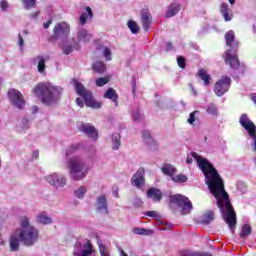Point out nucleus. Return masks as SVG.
Listing matches in <instances>:
<instances>
[{
    "mask_svg": "<svg viewBox=\"0 0 256 256\" xmlns=\"http://www.w3.org/2000/svg\"><path fill=\"white\" fill-rule=\"evenodd\" d=\"M8 99L14 107L17 109H23L25 107V99L23 98V94L19 92L17 89H10L8 91Z\"/></svg>",
    "mask_w": 256,
    "mask_h": 256,
    "instance_id": "13",
    "label": "nucleus"
},
{
    "mask_svg": "<svg viewBox=\"0 0 256 256\" xmlns=\"http://www.w3.org/2000/svg\"><path fill=\"white\" fill-rule=\"evenodd\" d=\"M87 19H93V10L89 6L86 7V12L79 17L81 27L87 23Z\"/></svg>",
    "mask_w": 256,
    "mask_h": 256,
    "instance_id": "27",
    "label": "nucleus"
},
{
    "mask_svg": "<svg viewBox=\"0 0 256 256\" xmlns=\"http://www.w3.org/2000/svg\"><path fill=\"white\" fill-rule=\"evenodd\" d=\"M107 83H109V79H107L105 77H101V78L96 79L97 87H103V85H107Z\"/></svg>",
    "mask_w": 256,
    "mask_h": 256,
    "instance_id": "44",
    "label": "nucleus"
},
{
    "mask_svg": "<svg viewBox=\"0 0 256 256\" xmlns=\"http://www.w3.org/2000/svg\"><path fill=\"white\" fill-rule=\"evenodd\" d=\"M66 169H68V175L72 181H83L89 173L85 161L79 156L68 158Z\"/></svg>",
    "mask_w": 256,
    "mask_h": 256,
    "instance_id": "5",
    "label": "nucleus"
},
{
    "mask_svg": "<svg viewBox=\"0 0 256 256\" xmlns=\"http://www.w3.org/2000/svg\"><path fill=\"white\" fill-rule=\"evenodd\" d=\"M195 159L199 169H201L204 174L206 185L210 193L216 199V205L219 207L222 217L227 223L229 229L232 233H235L234 227L237 225V214L231 205V200H229V194L225 191V184L223 183V178L217 172V169L213 167L209 160L199 156L197 152L192 153V157L188 156L186 159L187 165H191Z\"/></svg>",
    "mask_w": 256,
    "mask_h": 256,
    "instance_id": "1",
    "label": "nucleus"
},
{
    "mask_svg": "<svg viewBox=\"0 0 256 256\" xmlns=\"http://www.w3.org/2000/svg\"><path fill=\"white\" fill-rule=\"evenodd\" d=\"M71 33V27L67 22H59L53 29V37L55 39H67Z\"/></svg>",
    "mask_w": 256,
    "mask_h": 256,
    "instance_id": "12",
    "label": "nucleus"
},
{
    "mask_svg": "<svg viewBox=\"0 0 256 256\" xmlns=\"http://www.w3.org/2000/svg\"><path fill=\"white\" fill-rule=\"evenodd\" d=\"M104 99H110L113 103H115V107H119V102L117 100L119 99V95L113 88H109L105 94H104Z\"/></svg>",
    "mask_w": 256,
    "mask_h": 256,
    "instance_id": "24",
    "label": "nucleus"
},
{
    "mask_svg": "<svg viewBox=\"0 0 256 256\" xmlns=\"http://www.w3.org/2000/svg\"><path fill=\"white\" fill-rule=\"evenodd\" d=\"M219 11L223 16L224 21H231L233 19V14H230L231 9H229V4L223 2L219 7Z\"/></svg>",
    "mask_w": 256,
    "mask_h": 256,
    "instance_id": "22",
    "label": "nucleus"
},
{
    "mask_svg": "<svg viewBox=\"0 0 256 256\" xmlns=\"http://www.w3.org/2000/svg\"><path fill=\"white\" fill-rule=\"evenodd\" d=\"M79 144H73L71 145L68 150L66 151V156L69 157V155H71V153H75V151H77L79 149Z\"/></svg>",
    "mask_w": 256,
    "mask_h": 256,
    "instance_id": "45",
    "label": "nucleus"
},
{
    "mask_svg": "<svg viewBox=\"0 0 256 256\" xmlns=\"http://www.w3.org/2000/svg\"><path fill=\"white\" fill-rule=\"evenodd\" d=\"M37 111H39V108L37 106H33L32 107V112L37 113Z\"/></svg>",
    "mask_w": 256,
    "mask_h": 256,
    "instance_id": "60",
    "label": "nucleus"
},
{
    "mask_svg": "<svg viewBox=\"0 0 256 256\" xmlns=\"http://www.w3.org/2000/svg\"><path fill=\"white\" fill-rule=\"evenodd\" d=\"M91 39H93V35L91 32H89V30L81 27L78 28L75 38V41L78 43V45L79 43H89Z\"/></svg>",
    "mask_w": 256,
    "mask_h": 256,
    "instance_id": "17",
    "label": "nucleus"
},
{
    "mask_svg": "<svg viewBox=\"0 0 256 256\" xmlns=\"http://www.w3.org/2000/svg\"><path fill=\"white\" fill-rule=\"evenodd\" d=\"M127 25H128V29H130L133 35H137V33H139V26L137 25V22L130 20L128 21Z\"/></svg>",
    "mask_w": 256,
    "mask_h": 256,
    "instance_id": "39",
    "label": "nucleus"
},
{
    "mask_svg": "<svg viewBox=\"0 0 256 256\" xmlns=\"http://www.w3.org/2000/svg\"><path fill=\"white\" fill-rule=\"evenodd\" d=\"M230 5H235V0H228Z\"/></svg>",
    "mask_w": 256,
    "mask_h": 256,
    "instance_id": "63",
    "label": "nucleus"
},
{
    "mask_svg": "<svg viewBox=\"0 0 256 256\" xmlns=\"http://www.w3.org/2000/svg\"><path fill=\"white\" fill-rule=\"evenodd\" d=\"M30 17L31 19H37V17H39V12L31 14Z\"/></svg>",
    "mask_w": 256,
    "mask_h": 256,
    "instance_id": "59",
    "label": "nucleus"
},
{
    "mask_svg": "<svg viewBox=\"0 0 256 256\" xmlns=\"http://www.w3.org/2000/svg\"><path fill=\"white\" fill-rule=\"evenodd\" d=\"M45 181L54 187V189H63L67 185V176L65 174L54 172L45 177Z\"/></svg>",
    "mask_w": 256,
    "mask_h": 256,
    "instance_id": "10",
    "label": "nucleus"
},
{
    "mask_svg": "<svg viewBox=\"0 0 256 256\" xmlns=\"http://www.w3.org/2000/svg\"><path fill=\"white\" fill-rule=\"evenodd\" d=\"M146 215L148 217H153V219H157V217H159V214L157 212H155V211H147Z\"/></svg>",
    "mask_w": 256,
    "mask_h": 256,
    "instance_id": "50",
    "label": "nucleus"
},
{
    "mask_svg": "<svg viewBox=\"0 0 256 256\" xmlns=\"http://www.w3.org/2000/svg\"><path fill=\"white\" fill-rule=\"evenodd\" d=\"M73 256H95V249L91 245V241H77L74 245Z\"/></svg>",
    "mask_w": 256,
    "mask_h": 256,
    "instance_id": "8",
    "label": "nucleus"
},
{
    "mask_svg": "<svg viewBox=\"0 0 256 256\" xmlns=\"http://www.w3.org/2000/svg\"><path fill=\"white\" fill-rule=\"evenodd\" d=\"M92 69L94 73L103 74L107 70V66L105 65V63L98 61L92 65Z\"/></svg>",
    "mask_w": 256,
    "mask_h": 256,
    "instance_id": "33",
    "label": "nucleus"
},
{
    "mask_svg": "<svg viewBox=\"0 0 256 256\" xmlns=\"http://www.w3.org/2000/svg\"><path fill=\"white\" fill-rule=\"evenodd\" d=\"M22 33H23V35H29V31H27V30H22Z\"/></svg>",
    "mask_w": 256,
    "mask_h": 256,
    "instance_id": "62",
    "label": "nucleus"
},
{
    "mask_svg": "<svg viewBox=\"0 0 256 256\" xmlns=\"http://www.w3.org/2000/svg\"><path fill=\"white\" fill-rule=\"evenodd\" d=\"M134 205H135L136 207H141V205H143V201H141L140 198H135Z\"/></svg>",
    "mask_w": 256,
    "mask_h": 256,
    "instance_id": "54",
    "label": "nucleus"
},
{
    "mask_svg": "<svg viewBox=\"0 0 256 256\" xmlns=\"http://www.w3.org/2000/svg\"><path fill=\"white\" fill-rule=\"evenodd\" d=\"M51 23H53L52 18H50L47 22L43 24L44 29H49V27H51Z\"/></svg>",
    "mask_w": 256,
    "mask_h": 256,
    "instance_id": "53",
    "label": "nucleus"
},
{
    "mask_svg": "<svg viewBox=\"0 0 256 256\" xmlns=\"http://www.w3.org/2000/svg\"><path fill=\"white\" fill-rule=\"evenodd\" d=\"M165 51H166V52L175 51V47H173V44H172L171 42H167V43H166Z\"/></svg>",
    "mask_w": 256,
    "mask_h": 256,
    "instance_id": "51",
    "label": "nucleus"
},
{
    "mask_svg": "<svg viewBox=\"0 0 256 256\" xmlns=\"http://www.w3.org/2000/svg\"><path fill=\"white\" fill-rule=\"evenodd\" d=\"M206 111L207 113H209V115L219 114V112L217 111V106H215V104H209Z\"/></svg>",
    "mask_w": 256,
    "mask_h": 256,
    "instance_id": "43",
    "label": "nucleus"
},
{
    "mask_svg": "<svg viewBox=\"0 0 256 256\" xmlns=\"http://www.w3.org/2000/svg\"><path fill=\"white\" fill-rule=\"evenodd\" d=\"M96 209H97V211H100V213H103L104 215L109 214V210L107 208V195L102 194L97 197Z\"/></svg>",
    "mask_w": 256,
    "mask_h": 256,
    "instance_id": "19",
    "label": "nucleus"
},
{
    "mask_svg": "<svg viewBox=\"0 0 256 256\" xmlns=\"http://www.w3.org/2000/svg\"><path fill=\"white\" fill-rule=\"evenodd\" d=\"M131 115H132V119L135 123H141V121L143 120V113H141L139 106H135L132 109Z\"/></svg>",
    "mask_w": 256,
    "mask_h": 256,
    "instance_id": "31",
    "label": "nucleus"
},
{
    "mask_svg": "<svg viewBox=\"0 0 256 256\" xmlns=\"http://www.w3.org/2000/svg\"><path fill=\"white\" fill-rule=\"evenodd\" d=\"M170 203L178 205L179 209H181L182 215L191 213V210L193 209V204L189 201V198L181 194L170 196Z\"/></svg>",
    "mask_w": 256,
    "mask_h": 256,
    "instance_id": "7",
    "label": "nucleus"
},
{
    "mask_svg": "<svg viewBox=\"0 0 256 256\" xmlns=\"http://www.w3.org/2000/svg\"><path fill=\"white\" fill-rule=\"evenodd\" d=\"M9 6L7 4V0H2L0 1V8L2 9V11H5V9H7Z\"/></svg>",
    "mask_w": 256,
    "mask_h": 256,
    "instance_id": "52",
    "label": "nucleus"
},
{
    "mask_svg": "<svg viewBox=\"0 0 256 256\" xmlns=\"http://www.w3.org/2000/svg\"><path fill=\"white\" fill-rule=\"evenodd\" d=\"M147 197L149 199H153L154 201H161V199H163V194L158 188H150L147 191Z\"/></svg>",
    "mask_w": 256,
    "mask_h": 256,
    "instance_id": "25",
    "label": "nucleus"
},
{
    "mask_svg": "<svg viewBox=\"0 0 256 256\" xmlns=\"http://www.w3.org/2000/svg\"><path fill=\"white\" fill-rule=\"evenodd\" d=\"M112 149L113 151H119L121 147V134L114 133L111 137Z\"/></svg>",
    "mask_w": 256,
    "mask_h": 256,
    "instance_id": "29",
    "label": "nucleus"
},
{
    "mask_svg": "<svg viewBox=\"0 0 256 256\" xmlns=\"http://www.w3.org/2000/svg\"><path fill=\"white\" fill-rule=\"evenodd\" d=\"M197 113H199L198 110H195L194 112L190 113V116L187 120V123H189V125H193V123H195L196 121L195 115H197Z\"/></svg>",
    "mask_w": 256,
    "mask_h": 256,
    "instance_id": "46",
    "label": "nucleus"
},
{
    "mask_svg": "<svg viewBox=\"0 0 256 256\" xmlns=\"http://www.w3.org/2000/svg\"><path fill=\"white\" fill-rule=\"evenodd\" d=\"M133 91H135V82L132 83Z\"/></svg>",
    "mask_w": 256,
    "mask_h": 256,
    "instance_id": "64",
    "label": "nucleus"
},
{
    "mask_svg": "<svg viewBox=\"0 0 256 256\" xmlns=\"http://www.w3.org/2000/svg\"><path fill=\"white\" fill-rule=\"evenodd\" d=\"M25 9H33L35 7L37 0H23Z\"/></svg>",
    "mask_w": 256,
    "mask_h": 256,
    "instance_id": "42",
    "label": "nucleus"
},
{
    "mask_svg": "<svg viewBox=\"0 0 256 256\" xmlns=\"http://www.w3.org/2000/svg\"><path fill=\"white\" fill-rule=\"evenodd\" d=\"M239 122H240V125L242 127H244V129L247 130L248 135L251 137L252 150L256 152V126H255V124H253V122H251V120H249V118L247 117V114H242Z\"/></svg>",
    "mask_w": 256,
    "mask_h": 256,
    "instance_id": "9",
    "label": "nucleus"
},
{
    "mask_svg": "<svg viewBox=\"0 0 256 256\" xmlns=\"http://www.w3.org/2000/svg\"><path fill=\"white\" fill-rule=\"evenodd\" d=\"M34 65H37V70L43 75L47 66L45 65V57L37 56L34 58Z\"/></svg>",
    "mask_w": 256,
    "mask_h": 256,
    "instance_id": "26",
    "label": "nucleus"
},
{
    "mask_svg": "<svg viewBox=\"0 0 256 256\" xmlns=\"http://www.w3.org/2000/svg\"><path fill=\"white\" fill-rule=\"evenodd\" d=\"M29 127H31V121H29L27 118H22L17 125L19 133H22V131H27Z\"/></svg>",
    "mask_w": 256,
    "mask_h": 256,
    "instance_id": "32",
    "label": "nucleus"
},
{
    "mask_svg": "<svg viewBox=\"0 0 256 256\" xmlns=\"http://www.w3.org/2000/svg\"><path fill=\"white\" fill-rule=\"evenodd\" d=\"M182 256H211V254L199 255L197 253H192V252L186 251V252L183 253Z\"/></svg>",
    "mask_w": 256,
    "mask_h": 256,
    "instance_id": "49",
    "label": "nucleus"
},
{
    "mask_svg": "<svg viewBox=\"0 0 256 256\" xmlns=\"http://www.w3.org/2000/svg\"><path fill=\"white\" fill-rule=\"evenodd\" d=\"M32 157L33 159H37V157H39V150L34 151Z\"/></svg>",
    "mask_w": 256,
    "mask_h": 256,
    "instance_id": "57",
    "label": "nucleus"
},
{
    "mask_svg": "<svg viewBox=\"0 0 256 256\" xmlns=\"http://www.w3.org/2000/svg\"><path fill=\"white\" fill-rule=\"evenodd\" d=\"M33 93L44 105H55L61 99L63 88L49 82H41L35 86Z\"/></svg>",
    "mask_w": 256,
    "mask_h": 256,
    "instance_id": "3",
    "label": "nucleus"
},
{
    "mask_svg": "<svg viewBox=\"0 0 256 256\" xmlns=\"http://www.w3.org/2000/svg\"><path fill=\"white\" fill-rule=\"evenodd\" d=\"M77 128L80 133H84V135H87V137L92 141H97L99 139V132L97 131V128L90 123H79Z\"/></svg>",
    "mask_w": 256,
    "mask_h": 256,
    "instance_id": "14",
    "label": "nucleus"
},
{
    "mask_svg": "<svg viewBox=\"0 0 256 256\" xmlns=\"http://www.w3.org/2000/svg\"><path fill=\"white\" fill-rule=\"evenodd\" d=\"M198 77L203 81L204 87H209L211 85V76L207 74V71L200 69L198 71Z\"/></svg>",
    "mask_w": 256,
    "mask_h": 256,
    "instance_id": "30",
    "label": "nucleus"
},
{
    "mask_svg": "<svg viewBox=\"0 0 256 256\" xmlns=\"http://www.w3.org/2000/svg\"><path fill=\"white\" fill-rule=\"evenodd\" d=\"M99 251L101 256H111V254L109 253V249L106 245H103V243L99 244Z\"/></svg>",
    "mask_w": 256,
    "mask_h": 256,
    "instance_id": "41",
    "label": "nucleus"
},
{
    "mask_svg": "<svg viewBox=\"0 0 256 256\" xmlns=\"http://www.w3.org/2000/svg\"><path fill=\"white\" fill-rule=\"evenodd\" d=\"M119 253H120V256H129L127 255V253H125V250H123L122 248H119Z\"/></svg>",
    "mask_w": 256,
    "mask_h": 256,
    "instance_id": "58",
    "label": "nucleus"
},
{
    "mask_svg": "<svg viewBox=\"0 0 256 256\" xmlns=\"http://www.w3.org/2000/svg\"><path fill=\"white\" fill-rule=\"evenodd\" d=\"M252 101H253V103H256V94L252 95Z\"/></svg>",
    "mask_w": 256,
    "mask_h": 256,
    "instance_id": "61",
    "label": "nucleus"
},
{
    "mask_svg": "<svg viewBox=\"0 0 256 256\" xmlns=\"http://www.w3.org/2000/svg\"><path fill=\"white\" fill-rule=\"evenodd\" d=\"M36 223L38 225H51L53 223V219L47 215V212H41L36 215Z\"/></svg>",
    "mask_w": 256,
    "mask_h": 256,
    "instance_id": "21",
    "label": "nucleus"
},
{
    "mask_svg": "<svg viewBox=\"0 0 256 256\" xmlns=\"http://www.w3.org/2000/svg\"><path fill=\"white\" fill-rule=\"evenodd\" d=\"M99 50L102 51V55L106 61H111V49L107 48V46H102Z\"/></svg>",
    "mask_w": 256,
    "mask_h": 256,
    "instance_id": "40",
    "label": "nucleus"
},
{
    "mask_svg": "<svg viewBox=\"0 0 256 256\" xmlns=\"http://www.w3.org/2000/svg\"><path fill=\"white\" fill-rule=\"evenodd\" d=\"M61 49L64 55H69L70 53H73V51H79V49H81V45H79V42L73 38V45L69 43H63L61 45Z\"/></svg>",
    "mask_w": 256,
    "mask_h": 256,
    "instance_id": "20",
    "label": "nucleus"
},
{
    "mask_svg": "<svg viewBox=\"0 0 256 256\" xmlns=\"http://www.w3.org/2000/svg\"><path fill=\"white\" fill-rule=\"evenodd\" d=\"M177 63H178V66L181 68V69H185V58L182 57V56H179L177 58Z\"/></svg>",
    "mask_w": 256,
    "mask_h": 256,
    "instance_id": "47",
    "label": "nucleus"
},
{
    "mask_svg": "<svg viewBox=\"0 0 256 256\" xmlns=\"http://www.w3.org/2000/svg\"><path fill=\"white\" fill-rule=\"evenodd\" d=\"M162 173L173 179L175 173H177V169L171 164H164L162 166Z\"/></svg>",
    "mask_w": 256,
    "mask_h": 256,
    "instance_id": "28",
    "label": "nucleus"
},
{
    "mask_svg": "<svg viewBox=\"0 0 256 256\" xmlns=\"http://www.w3.org/2000/svg\"><path fill=\"white\" fill-rule=\"evenodd\" d=\"M18 45L21 49L25 47V40H23V36L21 34H18Z\"/></svg>",
    "mask_w": 256,
    "mask_h": 256,
    "instance_id": "48",
    "label": "nucleus"
},
{
    "mask_svg": "<svg viewBox=\"0 0 256 256\" xmlns=\"http://www.w3.org/2000/svg\"><path fill=\"white\" fill-rule=\"evenodd\" d=\"M140 21L144 31H149L151 23H153V17L151 16V12H149V9L144 8L141 10Z\"/></svg>",
    "mask_w": 256,
    "mask_h": 256,
    "instance_id": "16",
    "label": "nucleus"
},
{
    "mask_svg": "<svg viewBox=\"0 0 256 256\" xmlns=\"http://www.w3.org/2000/svg\"><path fill=\"white\" fill-rule=\"evenodd\" d=\"M133 233L135 235H143L144 237H149L153 235V230L136 227L133 229Z\"/></svg>",
    "mask_w": 256,
    "mask_h": 256,
    "instance_id": "34",
    "label": "nucleus"
},
{
    "mask_svg": "<svg viewBox=\"0 0 256 256\" xmlns=\"http://www.w3.org/2000/svg\"><path fill=\"white\" fill-rule=\"evenodd\" d=\"M181 11V4L179 3H172L168 6L165 17L170 19L171 17H175L177 13Z\"/></svg>",
    "mask_w": 256,
    "mask_h": 256,
    "instance_id": "23",
    "label": "nucleus"
},
{
    "mask_svg": "<svg viewBox=\"0 0 256 256\" xmlns=\"http://www.w3.org/2000/svg\"><path fill=\"white\" fill-rule=\"evenodd\" d=\"M39 241V229L31 225V220L27 216L20 219V228L16 229L10 236V250L17 252L20 249V243L25 247H33Z\"/></svg>",
    "mask_w": 256,
    "mask_h": 256,
    "instance_id": "2",
    "label": "nucleus"
},
{
    "mask_svg": "<svg viewBox=\"0 0 256 256\" xmlns=\"http://www.w3.org/2000/svg\"><path fill=\"white\" fill-rule=\"evenodd\" d=\"M76 93L83 97L84 103L87 107H91L92 109H101L102 103L95 101L93 99V92L86 90L81 82H75Z\"/></svg>",
    "mask_w": 256,
    "mask_h": 256,
    "instance_id": "6",
    "label": "nucleus"
},
{
    "mask_svg": "<svg viewBox=\"0 0 256 256\" xmlns=\"http://www.w3.org/2000/svg\"><path fill=\"white\" fill-rule=\"evenodd\" d=\"M188 179L189 178L185 174H174V176H172V181L174 183H187Z\"/></svg>",
    "mask_w": 256,
    "mask_h": 256,
    "instance_id": "37",
    "label": "nucleus"
},
{
    "mask_svg": "<svg viewBox=\"0 0 256 256\" xmlns=\"http://www.w3.org/2000/svg\"><path fill=\"white\" fill-rule=\"evenodd\" d=\"M213 219H215V214L212 211H208L206 214H204L200 220V223H202V225H209Z\"/></svg>",
    "mask_w": 256,
    "mask_h": 256,
    "instance_id": "35",
    "label": "nucleus"
},
{
    "mask_svg": "<svg viewBox=\"0 0 256 256\" xmlns=\"http://www.w3.org/2000/svg\"><path fill=\"white\" fill-rule=\"evenodd\" d=\"M142 139L150 151H157V142L153 140L149 130L142 131Z\"/></svg>",
    "mask_w": 256,
    "mask_h": 256,
    "instance_id": "18",
    "label": "nucleus"
},
{
    "mask_svg": "<svg viewBox=\"0 0 256 256\" xmlns=\"http://www.w3.org/2000/svg\"><path fill=\"white\" fill-rule=\"evenodd\" d=\"M226 47L229 49L225 52V64L230 65L231 69H239V57L237 51L239 49V41L235 39V32L229 30L225 34Z\"/></svg>",
    "mask_w": 256,
    "mask_h": 256,
    "instance_id": "4",
    "label": "nucleus"
},
{
    "mask_svg": "<svg viewBox=\"0 0 256 256\" xmlns=\"http://www.w3.org/2000/svg\"><path fill=\"white\" fill-rule=\"evenodd\" d=\"M131 185L137 189H141L145 185V169L139 168L137 172L132 176Z\"/></svg>",
    "mask_w": 256,
    "mask_h": 256,
    "instance_id": "15",
    "label": "nucleus"
},
{
    "mask_svg": "<svg viewBox=\"0 0 256 256\" xmlns=\"http://www.w3.org/2000/svg\"><path fill=\"white\" fill-rule=\"evenodd\" d=\"M86 193H87V187L85 186H80L78 189L74 191L75 197H77V199H83Z\"/></svg>",
    "mask_w": 256,
    "mask_h": 256,
    "instance_id": "38",
    "label": "nucleus"
},
{
    "mask_svg": "<svg viewBox=\"0 0 256 256\" xmlns=\"http://www.w3.org/2000/svg\"><path fill=\"white\" fill-rule=\"evenodd\" d=\"M229 87H231V78L229 76H223L215 83L214 93H216L217 97H223L229 91Z\"/></svg>",
    "mask_w": 256,
    "mask_h": 256,
    "instance_id": "11",
    "label": "nucleus"
},
{
    "mask_svg": "<svg viewBox=\"0 0 256 256\" xmlns=\"http://www.w3.org/2000/svg\"><path fill=\"white\" fill-rule=\"evenodd\" d=\"M251 231H252L251 225L244 224L242 226V230H241V232L239 234L240 238L241 239H246L249 235H251Z\"/></svg>",
    "mask_w": 256,
    "mask_h": 256,
    "instance_id": "36",
    "label": "nucleus"
},
{
    "mask_svg": "<svg viewBox=\"0 0 256 256\" xmlns=\"http://www.w3.org/2000/svg\"><path fill=\"white\" fill-rule=\"evenodd\" d=\"M76 103H77L78 107H83V105H84L83 99H81V98H77Z\"/></svg>",
    "mask_w": 256,
    "mask_h": 256,
    "instance_id": "55",
    "label": "nucleus"
},
{
    "mask_svg": "<svg viewBox=\"0 0 256 256\" xmlns=\"http://www.w3.org/2000/svg\"><path fill=\"white\" fill-rule=\"evenodd\" d=\"M189 87H190V90H191V92L193 93V95L194 96H197V90H195V88L193 87V85H189Z\"/></svg>",
    "mask_w": 256,
    "mask_h": 256,
    "instance_id": "56",
    "label": "nucleus"
}]
</instances>
